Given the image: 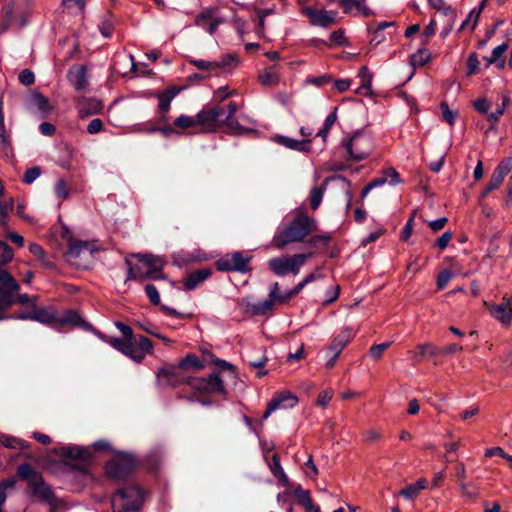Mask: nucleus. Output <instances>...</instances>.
I'll list each match as a JSON object with an SVG mask.
<instances>
[{
    "instance_id": "nucleus-52",
    "label": "nucleus",
    "mask_w": 512,
    "mask_h": 512,
    "mask_svg": "<svg viewBox=\"0 0 512 512\" xmlns=\"http://www.w3.org/2000/svg\"><path fill=\"white\" fill-rule=\"evenodd\" d=\"M173 99V95L169 93H162L158 96V107L161 112H167L170 108L171 101Z\"/></svg>"
},
{
    "instance_id": "nucleus-53",
    "label": "nucleus",
    "mask_w": 512,
    "mask_h": 512,
    "mask_svg": "<svg viewBox=\"0 0 512 512\" xmlns=\"http://www.w3.org/2000/svg\"><path fill=\"white\" fill-rule=\"evenodd\" d=\"M55 194L58 198L66 199L69 196V189L63 179H59L55 184Z\"/></svg>"
},
{
    "instance_id": "nucleus-15",
    "label": "nucleus",
    "mask_w": 512,
    "mask_h": 512,
    "mask_svg": "<svg viewBox=\"0 0 512 512\" xmlns=\"http://www.w3.org/2000/svg\"><path fill=\"white\" fill-rule=\"evenodd\" d=\"M23 320H33L43 324H53L58 321V314L52 307L47 308H34L31 313L21 314L19 316Z\"/></svg>"
},
{
    "instance_id": "nucleus-26",
    "label": "nucleus",
    "mask_w": 512,
    "mask_h": 512,
    "mask_svg": "<svg viewBox=\"0 0 512 512\" xmlns=\"http://www.w3.org/2000/svg\"><path fill=\"white\" fill-rule=\"evenodd\" d=\"M258 80L263 86H276L280 81L279 67L277 65H273L263 69L258 75Z\"/></svg>"
},
{
    "instance_id": "nucleus-51",
    "label": "nucleus",
    "mask_w": 512,
    "mask_h": 512,
    "mask_svg": "<svg viewBox=\"0 0 512 512\" xmlns=\"http://www.w3.org/2000/svg\"><path fill=\"white\" fill-rule=\"evenodd\" d=\"M145 292L152 304L158 305L160 303V295L155 285L147 284L145 286Z\"/></svg>"
},
{
    "instance_id": "nucleus-46",
    "label": "nucleus",
    "mask_w": 512,
    "mask_h": 512,
    "mask_svg": "<svg viewBox=\"0 0 512 512\" xmlns=\"http://www.w3.org/2000/svg\"><path fill=\"white\" fill-rule=\"evenodd\" d=\"M17 474L20 478L22 479H26V480H32L34 478H39L40 476H38L36 474V472L34 471V469L31 467L30 464H21L18 468H17Z\"/></svg>"
},
{
    "instance_id": "nucleus-35",
    "label": "nucleus",
    "mask_w": 512,
    "mask_h": 512,
    "mask_svg": "<svg viewBox=\"0 0 512 512\" xmlns=\"http://www.w3.org/2000/svg\"><path fill=\"white\" fill-rule=\"evenodd\" d=\"M57 323L61 325H80L81 317L76 311L68 310L61 317L58 316Z\"/></svg>"
},
{
    "instance_id": "nucleus-41",
    "label": "nucleus",
    "mask_w": 512,
    "mask_h": 512,
    "mask_svg": "<svg viewBox=\"0 0 512 512\" xmlns=\"http://www.w3.org/2000/svg\"><path fill=\"white\" fill-rule=\"evenodd\" d=\"M32 102L41 112L47 113L50 111L49 101L41 93L34 92L32 94Z\"/></svg>"
},
{
    "instance_id": "nucleus-7",
    "label": "nucleus",
    "mask_w": 512,
    "mask_h": 512,
    "mask_svg": "<svg viewBox=\"0 0 512 512\" xmlns=\"http://www.w3.org/2000/svg\"><path fill=\"white\" fill-rule=\"evenodd\" d=\"M189 368L201 370L204 368V364L199 360V358L196 355L188 354L179 361L177 367L161 369L157 374V378L159 382L162 384L177 385L182 382V380L178 379L179 371L181 369Z\"/></svg>"
},
{
    "instance_id": "nucleus-1",
    "label": "nucleus",
    "mask_w": 512,
    "mask_h": 512,
    "mask_svg": "<svg viewBox=\"0 0 512 512\" xmlns=\"http://www.w3.org/2000/svg\"><path fill=\"white\" fill-rule=\"evenodd\" d=\"M115 326L122 333L123 338L112 337L108 339L107 343L111 347L136 363H141L146 355L153 354V344L147 337L135 336L132 328L123 322H116Z\"/></svg>"
},
{
    "instance_id": "nucleus-25",
    "label": "nucleus",
    "mask_w": 512,
    "mask_h": 512,
    "mask_svg": "<svg viewBox=\"0 0 512 512\" xmlns=\"http://www.w3.org/2000/svg\"><path fill=\"white\" fill-rule=\"evenodd\" d=\"M85 253H88L89 255L92 253L91 245L89 242L82 240H71L69 242L68 251L66 253L69 261H73Z\"/></svg>"
},
{
    "instance_id": "nucleus-9",
    "label": "nucleus",
    "mask_w": 512,
    "mask_h": 512,
    "mask_svg": "<svg viewBox=\"0 0 512 512\" xmlns=\"http://www.w3.org/2000/svg\"><path fill=\"white\" fill-rule=\"evenodd\" d=\"M20 289L18 282L5 269L0 268V310L15 303V293Z\"/></svg>"
},
{
    "instance_id": "nucleus-55",
    "label": "nucleus",
    "mask_w": 512,
    "mask_h": 512,
    "mask_svg": "<svg viewBox=\"0 0 512 512\" xmlns=\"http://www.w3.org/2000/svg\"><path fill=\"white\" fill-rule=\"evenodd\" d=\"M18 79L21 84L29 86L34 83L35 76L30 69H24L19 73Z\"/></svg>"
},
{
    "instance_id": "nucleus-27",
    "label": "nucleus",
    "mask_w": 512,
    "mask_h": 512,
    "mask_svg": "<svg viewBox=\"0 0 512 512\" xmlns=\"http://www.w3.org/2000/svg\"><path fill=\"white\" fill-rule=\"evenodd\" d=\"M277 142L294 151L309 152L311 139L296 140L287 136H278Z\"/></svg>"
},
{
    "instance_id": "nucleus-12",
    "label": "nucleus",
    "mask_w": 512,
    "mask_h": 512,
    "mask_svg": "<svg viewBox=\"0 0 512 512\" xmlns=\"http://www.w3.org/2000/svg\"><path fill=\"white\" fill-rule=\"evenodd\" d=\"M484 306L488 309L491 316L504 326H510L512 323V295H505L501 303L495 304L485 301Z\"/></svg>"
},
{
    "instance_id": "nucleus-29",
    "label": "nucleus",
    "mask_w": 512,
    "mask_h": 512,
    "mask_svg": "<svg viewBox=\"0 0 512 512\" xmlns=\"http://www.w3.org/2000/svg\"><path fill=\"white\" fill-rule=\"evenodd\" d=\"M508 48L509 45L506 42L495 47L492 51V55L490 57L485 58L488 65L494 64L498 68H503L506 63L504 54L506 53Z\"/></svg>"
},
{
    "instance_id": "nucleus-4",
    "label": "nucleus",
    "mask_w": 512,
    "mask_h": 512,
    "mask_svg": "<svg viewBox=\"0 0 512 512\" xmlns=\"http://www.w3.org/2000/svg\"><path fill=\"white\" fill-rule=\"evenodd\" d=\"M144 502V492L138 486L117 490L111 499L114 512H137Z\"/></svg>"
},
{
    "instance_id": "nucleus-61",
    "label": "nucleus",
    "mask_w": 512,
    "mask_h": 512,
    "mask_svg": "<svg viewBox=\"0 0 512 512\" xmlns=\"http://www.w3.org/2000/svg\"><path fill=\"white\" fill-rule=\"evenodd\" d=\"M103 121L99 118H95L90 121V123L87 126V132L91 135L97 134L102 131L103 129Z\"/></svg>"
},
{
    "instance_id": "nucleus-54",
    "label": "nucleus",
    "mask_w": 512,
    "mask_h": 512,
    "mask_svg": "<svg viewBox=\"0 0 512 512\" xmlns=\"http://www.w3.org/2000/svg\"><path fill=\"white\" fill-rule=\"evenodd\" d=\"M41 174V170L39 167H32L24 173L23 182L25 184L33 183Z\"/></svg>"
},
{
    "instance_id": "nucleus-63",
    "label": "nucleus",
    "mask_w": 512,
    "mask_h": 512,
    "mask_svg": "<svg viewBox=\"0 0 512 512\" xmlns=\"http://www.w3.org/2000/svg\"><path fill=\"white\" fill-rule=\"evenodd\" d=\"M269 298L273 300L274 303L281 304V298H283V295L279 291V284L277 282L271 285L269 291Z\"/></svg>"
},
{
    "instance_id": "nucleus-58",
    "label": "nucleus",
    "mask_w": 512,
    "mask_h": 512,
    "mask_svg": "<svg viewBox=\"0 0 512 512\" xmlns=\"http://www.w3.org/2000/svg\"><path fill=\"white\" fill-rule=\"evenodd\" d=\"M453 274L449 270L442 271L437 277V286L439 289H444L452 279Z\"/></svg>"
},
{
    "instance_id": "nucleus-6",
    "label": "nucleus",
    "mask_w": 512,
    "mask_h": 512,
    "mask_svg": "<svg viewBox=\"0 0 512 512\" xmlns=\"http://www.w3.org/2000/svg\"><path fill=\"white\" fill-rule=\"evenodd\" d=\"M313 255L310 253H299L292 256L283 255L281 257H275L268 260V266L270 270L279 277H283L289 273L297 275L300 268L306 263V261Z\"/></svg>"
},
{
    "instance_id": "nucleus-43",
    "label": "nucleus",
    "mask_w": 512,
    "mask_h": 512,
    "mask_svg": "<svg viewBox=\"0 0 512 512\" xmlns=\"http://www.w3.org/2000/svg\"><path fill=\"white\" fill-rule=\"evenodd\" d=\"M14 253L12 248L0 240V265H6L12 261Z\"/></svg>"
},
{
    "instance_id": "nucleus-47",
    "label": "nucleus",
    "mask_w": 512,
    "mask_h": 512,
    "mask_svg": "<svg viewBox=\"0 0 512 512\" xmlns=\"http://www.w3.org/2000/svg\"><path fill=\"white\" fill-rule=\"evenodd\" d=\"M358 77L361 79V87L359 89L369 90L372 83V74L366 66L360 68Z\"/></svg>"
},
{
    "instance_id": "nucleus-50",
    "label": "nucleus",
    "mask_w": 512,
    "mask_h": 512,
    "mask_svg": "<svg viewBox=\"0 0 512 512\" xmlns=\"http://www.w3.org/2000/svg\"><path fill=\"white\" fill-rule=\"evenodd\" d=\"M390 345H391V342L373 345V346H371V348L369 350V354L374 360H378L382 357L384 351L387 348H389Z\"/></svg>"
},
{
    "instance_id": "nucleus-5",
    "label": "nucleus",
    "mask_w": 512,
    "mask_h": 512,
    "mask_svg": "<svg viewBox=\"0 0 512 512\" xmlns=\"http://www.w3.org/2000/svg\"><path fill=\"white\" fill-rule=\"evenodd\" d=\"M342 146L352 161H362L373 151V139L365 131H356L349 138L342 141Z\"/></svg>"
},
{
    "instance_id": "nucleus-3",
    "label": "nucleus",
    "mask_w": 512,
    "mask_h": 512,
    "mask_svg": "<svg viewBox=\"0 0 512 512\" xmlns=\"http://www.w3.org/2000/svg\"><path fill=\"white\" fill-rule=\"evenodd\" d=\"M135 258L138 259L139 263L133 265L128 259L125 263L127 265V278L126 281L136 280L143 281L146 279H163L164 275L162 270L164 267V260L160 256L152 254H134Z\"/></svg>"
},
{
    "instance_id": "nucleus-20",
    "label": "nucleus",
    "mask_w": 512,
    "mask_h": 512,
    "mask_svg": "<svg viewBox=\"0 0 512 512\" xmlns=\"http://www.w3.org/2000/svg\"><path fill=\"white\" fill-rule=\"evenodd\" d=\"M32 489L33 494L46 501L49 504H52L55 500V495L52 488L47 485L41 477L34 478L29 483Z\"/></svg>"
},
{
    "instance_id": "nucleus-57",
    "label": "nucleus",
    "mask_w": 512,
    "mask_h": 512,
    "mask_svg": "<svg viewBox=\"0 0 512 512\" xmlns=\"http://www.w3.org/2000/svg\"><path fill=\"white\" fill-rule=\"evenodd\" d=\"M364 1L365 0H340V6L343 8L345 13H349L353 8L358 10Z\"/></svg>"
},
{
    "instance_id": "nucleus-56",
    "label": "nucleus",
    "mask_w": 512,
    "mask_h": 512,
    "mask_svg": "<svg viewBox=\"0 0 512 512\" xmlns=\"http://www.w3.org/2000/svg\"><path fill=\"white\" fill-rule=\"evenodd\" d=\"M480 62L476 53H472L467 60V75H473L479 70Z\"/></svg>"
},
{
    "instance_id": "nucleus-28",
    "label": "nucleus",
    "mask_w": 512,
    "mask_h": 512,
    "mask_svg": "<svg viewBox=\"0 0 512 512\" xmlns=\"http://www.w3.org/2000/svg\"><path fill=\"white\" fill-rule=\"evenodd\" d=\"M217 63V71L219 76L222 73H231L240 63L238 55L236 53H229L222 55L219 60H215Z\"/></svg>"
},
{
    "instance_id": "nucleus-14",
    "label": "nucleus",
    "mask_w": 512,
    "mask_h": 512,
    "mask_svg": "<svg viewBox=\"0 0 512 512\" xmlns=\"http://www.w3.org/2000/svg\"><path fill=\"white\" fill-rule=\"evenodd\" d=\"M303 12L305 16L309 18L310 23L314 26L327 28L336 22V11H328L324 9L318 10L311 7H306Z\"/></svg>"
},
{
    "instance_id": "nucleus-34",
    "label": "nucleus",
    "mask_w": 512,
    "mask_h": 512,
    "mask_svg": "<svg viewBox=\"0 0 512 512\" xmlns=\"http://www.w3.org/2000/svg\"><path fill=\"white\" fill-rule=\"evenodd\" d=\"M62 453L64 456L71 458V459H80V460H87L89 457V452L78 446H68L62 448Z\"/></svg>"
},
{
    "instance_id": "nucleus-21",
    "label": "nucleus",
    "mask_w": 512,
    "mask_h": 512,
    "mask_svg": "<svg viewBox=\"0 0 512 512\" xmlns=\"http://www.w3.org/2000/svg\"><path fill=\"white\" fill-rule=\"evenodd\" d=\"M67 77L76 91H82L87 86V70L85 66H73L69 69Z\"/></svg>"
},
{
    "instance_id": "nucleus-31",
    "label": "nucleus",
    "mask_w": 512,
    "mask_h": 512,
    "mask_svg": "<svg viewBox=\"0 0 512 512\" xmlns=\"http://www.w3.org/2000/svg\"><path fill=\"white\" fill-rule=\"evenodd\" d=\"M238 108L239 107L237 103L233 101L229 102L227 105L228 113L224 118L222 117L223 124H225L233 131H239L241 129V126L234 117L235 113L238 111Z\"/></svg>"
},
{
    "instance_id": "nucleus-62",
    "label": "nucleus",
    "mask_w": 512,
    "mask_h": 512,
    "mask_svg": "<svg viewBox=\"0 0 512 512\" xmlns=\"http://www.w3.org/2000/svg\"><path fill=\"white\" fill-rule=\"evenodd\" d=\"M15 484L14 480H7L0 483V506L4 503L7 497V489H13Z\"/></svg>"
},
{
    "instance_id": "nucleus-24",
    "label": "nucleus",
    "mask_w": 512,
    "mask_h": 512,
    "mask_svg": "<svg viewBox=\"0 0 512 512\" xmlns=\"http://www.w3.org/2000/svg\"><path fill=\"white\" fill-rule=\"evenodd\" d=\"M220 23L221 20L213 18L210 11H203L195 18V25L203 28L211 35L215 33Z\"/></svg>"
},
{
    "instance_id": "nucleus-36",
    "label": "nucleus",
    "mask_w": 512,
    "mask_h": 512,
    "mask_svg": "<svg viewBox=\"0 0 512 512\" xmlns=\"http://www.w3.org/2000/svg\"><path fill=\"white\" fill-rule=\"evenodd\" d=\"M28 248H29L30 253L33 254L35 257H37L43 266H45V267L51 266V262L48 260L47 254L41 245H39L37 243H31Z\"/></svg>"
},
{
    "instance_id": "nucleus-13",
    "label": "nucleus",
    "mask_w": 512,
    "mask_h": 512,
    "mask_svg": "<svg viewBox=\"0 0 512 512\" xmlns=\"http://www.w3.org/2000/svg\"><path fill=\"white\" fill-rule=\"evenodd\" d=\"M298 398L295 394L290 391H281L275 394V396L267 404L263 419L266 420L272 412L278 409H290L297 405Z\"/></svg>"
},
{
    "instance_id": "nucleus-49",
    "label": "nucleus",
    "mask_w": 512,
    "mask_h": 512,
    "mask_svg": "<svg viewBox=\"0 0 512 512\" xmlns=\"http://www.w3.org/2000/svg\"><path fill=\"white\" fill-rule=\"evenodd\" d=\"M382 175L387 177L389 185L394 186L401 183L400 175L393 167H389L383 170Z\"/></svg>"
},
{
    "instance_id": "nucleus-37",
    "label": "nucleus",
    "mask_w": 512,
    "mask_h": 512,
    "mask_svg": "<svg viewBox=\"0 0 512 512\" xmlns=\"http://www.w3.org/2000/svg\"><path fill=\"white\" fill-rule=\"evenodd\" d=\"M85 4L86 0H62V5L71 14H81Z\"/></svg>"
},
{
    "instance_id": "nucleus-42",
    "label": "nucleus",
    "mask_w": 512,
    "mask_h": 512,
    "mask_svg": "<svg viewBox=\"0 0 512 512\" xmlns=\"http://www.w3.org/2000/svg\"><path fill=\"white\" fill-rule=\"evenodd\" d=\"M174 124L177 127H180L182 129L198 127V124L196 121V115L195 116L181 115L175 119Z\"/></svg>"
},
{
    "instance_id": "nucleus-40",
    "label": "nucleus",
    "mask_w": 512,
    "mask_h": 512,
    "mask_svg": "<svg viewBox=\"0 0 512 512\" xmlns=\"http://www.w3.org/2000/svg\"><path fill=\"white\" fill-rule=\"evenodd\" d=\"M1 442L7 448L25 449L28 447V444L26 442L12 436H2Z\"/></svg>"
},
{
    "instance_id": "nucleus-59",
    "label": "nucleus",
    "mask_w": 512,
    "mask_h": 512,
    "mask_svg": "<svg viewBox=\"0 0 512 512\" xmlns=\"http://www.w3.org/2000/svg\"><path fill=\"white\" fill-rule=\"evenodd\" d=\"M473 107L477 112L485 114L490 108V102L486 98H478L473 102Z\"/></svg>"
},
{
    "instance_id": "nucleus-38",
    "label": "nucleus",
    "mask_w": 512,
    "mask_h": 512,
    "mask_svg": "<svg viewBox=\"0 0 512 512\" xmlns=\"http://www.w3.org/2000/svg\"><path fill=\"white\" fill-rule=\"evenodd\" d=\"M274 304L275 303L270 298L267 300L259 301L251 305V311L255 315H264L273 309Z\"/></svg>"
},
{
    "instance_id": "nucleus-16",
    "label": "nucleus",
    "mask_w": 512,
    "mask_h": 512,
    "mask_svg": "<svg viewBox=\"0 0 512 512\" xmlns=\"http://www.w3.org/2000/svg\"><path fill=\"white\" fill-rule=\"evenodd\" d=\"M77 109L80 118H87L99 114L103 109V103L97 98L83 97L78 101Z\"/></svg>"
},
{
    "instance_id": "nucleus-39",
    "label": "nucleus",
    "mask_w": 512,
    "mask_h": 512,
    "mask_svg": "<svg viewBox=\"0 0 512 512\" xmlns=\"http://www.w3.org/2000/svg\"><path fill=\"white\" fill-rule=\"evenodd\" d=\"M431 59V54L427 49H419L411 57L413 66H424Z\"/></svg>"
},
{
    "instance_id": "nucleus-17",
    "label": "nucleus",
    "mask_w": 512,
    "mask_h": 512,
    "mask_svg": "<svg viewBox=\"0 0 512 512\" xmlns=\"http://www.w3.org/2000/svg\"><path fill=\"white\" fill-rule=\"evenodd\" d=\"M198 388L212 394H226V388L223 380L216 373L208 375L207 378H201L199 380Z\"/></svg>"
},
{
    "instance_id": "nucleus-22",
    "label": "nucleus",
    "mask_w": 512,
    "mask_h": 512,
    "mask_svg": "<svg viewBox=\"0 0 512 512\" xmlns=\"http://www.w3.org/2000/svg\"><path fill=\"white\" fill-rule=\"evenodd\" d=\"M414 362L419 363L427 357L440 356V348L436 347L432 343H424L416 346L415 351L408 352Z\"/></svg>"
},
{
    "instance_id": "nucleus-30",
    "label": "nucleus",
    "mask_w": 512,
    "mask_h": 512,
    "mask_svg": "<svg viewBox=\"0 0 512 512\" xmlns=\"http://www.w3.org/2000/svg\"><path fill=\"white\" fill-rule=\"evenodd\" d=\"M189 63L198 70L205 72L207 77L219 76L217 71V63L215 61H206L202 59H190Z\"/></svg>"
},
{
    "instance_id": "nucleus-19",
    "label": "nucleus",
    "mask_w": 512,
    "mask_h": 512,
    "mask_svg": "<svg viewBox=\"0 0 512 512\" xmlns=\"http://www.w3.org/2000/svg\"><path fill=\"white\" fill-rule=\"evenodd\" d=\"M353 336L354 333L351 328L346 327L341 330V332L332 339L330 345L327 347L328 353L339 356L342 350L351 341Z\"/></svg>"
},
{
    "instance_id": "nucleus-18",
    "label": "nucleus",
    "mask_w": 512,
    "mask_h": 512,
    "mask_svg": "<svg viewBox=\"0 0 512 512\" xmlns=\"http://www.w3.org/2000/svg\"><path fill=\"white\" fill-rule=\"evenodd\" d=\"M512 169V157H506L494 169L489 180L490 189H497L501 186L506 175Z\"/></svg>"
},
{
    "instance_id": "nucleus-33",
    "label": "nucleus",
    "mask_w": 512,
    "mask_h": 512,
    "mask_svg": "<svg viewBox=\"0 0 512 512\" xmlns=\"http://www.w3.org/2000/svg\"><path fill=\"white\" fill-rule=\"evenodd\" d=\"M270 471L271 473L277 477L285 486H288L289 480L287 475L285 474L281 464L280 460L277 454H274L272 456V463L270 464Z\"/></svg>"
},
{
    "instance_id": "nucleus-10",
    "label": "nucleus",
    "mask_w": 512,
    "mask_h": 512,
    "mask_svg": "<svg viewBox=\"0 0 512 512\" xmlns=\"http://www.w3.org/2000/svg\"><path fill=\"white\" fill-rule=\"evenodd\" d=\"M136 465L135 458L126 453L116 455L106 466V473L114 479H123L130 474Z\"/></svg>"
},
{
    "instance_id": "nucleus-64",
    "label": "nucleus",
    "mask_w": 512,
    "mask_h": 512,
    "mask_svg": "<svg viewBox=\"0 0 512 512\" xmlns=\"http://www.w3.org/2000/svg\"><path fill=\"white\" fill-rule=\"evenodd\" d=\"M453 237V234L452 232L450 231H446L444 232L436 241V245L440 248V249H445L449 242L451 241Z\"/></svg>"
},
{
    "instance_id": "nucleus-32",
    "label": "nucleus",
    "mask_w": 512,
    "mask_h": 512,
    "mask_svg": "<svg viewBox=\"0 0 512 512\" xmlns=\"http://www.w3.org/2000/svg\"><path fill=\"white\" fill-rule=\"evenodd\" d=\"M294 494L298 498V503L305 509L306 512L316 506L311 499L310 492L303 489L300 485L295 488Z\"/></svg>"
},
{
    "instance_id": "nucleus-45",
    "label": "nucleus",
    "mask_w": 512,
    "mask_h": 512,
    "mask_svg": "<svg viewBox=\"0 0 512 512\" xmlns=\"http://www.w3.org/2000/svg\"><path fill=\"white\" fill-rule=\"evenodd\" d=\"M323 192L324 191L321 187L315 186L311 189L309 198L312 210H316L320 206L323 198Z\"/></svg>"
},
{
    "instance_id": "nucleus-23",
    "label": "nucleus",
    "mask_w": 512,
    "mask_h": 512,
    "mask_svg": "<svg viewBox=\"0 0 512 512\" xmlns=\"http://www.w3.org/2000/svg\"><path fill=\"white\" fill-rule=\"evenodd\" d=\"M212 274L211 269L202 268L190 273L184 280L183 285L187 290H193L207 280Z\"/></svg>"
},
{
    "instance_id": "nucleus-44",
    "label": "nucleus",
    "mask_w": 512,
    "mask_h": 512,
    "mask_svg": "<svg viewBox=\"0 0 512 512\" xmlns=\"http://www.w3.org/2000/svg\"><path fill=\"white\" fill-rule=\"evenodd\" d=\"M386 183H388V179L387 177H384L383 175L373 179L371 182H369L363 189H362V192H361V200H363L368 194L369 192L376 188V187H380V186H383L385 185Z\"/></svg>"
},
{
    "instance_id": "nucleus-60",
    "label": "nucleus",
    "mask_w": 512,
    "mask_h": 512,
    "mask_svg": "<svg viewBox=\"0 0 512 512\" xmlns=\"http://www.w3.org/2000/svg\"><path fill=\"white\" fill-rule=\"evenodd\" d=\"M480 14H481V12L479 10H477L476 8L473 9L469 13V15L466 18V20L462 23V27H465V26H468L469 24H471V29H474L476 24H477V22H478Z\"/></svg>"
},
{
    "instance_id": "nucleus-48",
    "label": "nucleus",
    "mask_w": 512,
    "mask_h": 512,
    "mask_svg": "<svg viewBox=\"0 0 512 512\" xmlns=\"http://www.w3.org/2000/svg\"><path fill=\"white\" fill-rule=\"evenodd\" d=\"M441 110L444 120L449 125H454L456 119L458 118V111L451 110L446 103H441Z\"/></svg>"
},
{
    "instance_id": "nucleus-11",
    "label": "nucleus",
    "mask_w": 512,
    "mask_h": 512,
    "mask_svg": "<svg viewBox=\"0 0 512 512\" xmlns=\"http://www.w3.org/2000/svg\"><path fill=\"white\" fill-rule=\"evenodd\" d=\"M224 109L218 105L205 107L196 114L198 127L202 131H215L222 122Z\"/></svg>"
},
{
    "instance_id": "nucleus-2",
    "label": "nucleus",
    "mask_w": 512,
    "mask_h": 512,
    "mask_svg": "<svg viewBox=\"0 0 512 512\" xmlns=\"http://www.w3.org/2000/svg\"><path fill=\"white\" fill-rule=\"evenodd\" d=\"M315 225L314 218L299 209L288 225L278 229L273 237V244L278 249H284L290 243L301 242L315 229Z\"/></svg>"
},
{
    "instance_id": "nucleus-8",
    "label": "nucleus",
    "mask_w": 512,
    "mask_h": 512,
    "mask_svg": "<svg viewBox=\"0 0 512 512\" xmlns=\"http://www.w3.org/2000/svg\"><path fill=\"white\" fill-rule=\"evenodd\" d=\"M251 256L236 251L228 253L215 262L216 268L222 272H241L251 270Z\"/></svg>"
}]
</instances>
